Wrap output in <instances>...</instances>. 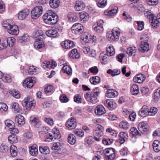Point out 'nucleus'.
<instances>
[{
  "label": "nucleus",
  "instance_id": "f257e3e1",
  "mask_svg": "<svg viewBox=\"0 0 160 160\" xmlns=\"http://www.w3.org/2000/svg\"><path fill=\"white\" fill-rule=\"evenodd\" d=\"M45 22L48 24H54L58 21V16L51 10H49L43 16Z\"/></svg>",
  "mask_w": 160,
  "mask_h": 160
},
{
  "label": "nucleus",
  "instance_id": "f03ea898",
  "mask_svg": "<svg viewBox=\"0 0 160 160\" xmlns=\"http://www.w3.org/2000/svg\"><path fill=\"white\" fill-rule=\"evenodd\" d=\"M100 93V90L98 88L93 89L92 92H89L86 93L85 98L88 102L92 104H95L98 101L97 97Z\"/></svg>",
  "mask_w": 160,
  "mask_h": 160
},
{
  "label": "nucleus",
  "instance_id": "7ed1b4c3",
  "mask_svg": "<svg viewBox=\"0 0 160 160\" xmlns=\"http://www.w3.org/2000/svg\"><path fill=\"white\" fill-rule=\"evenodd\" d=\"M120 29L117 28H113L112 30L108 31L106 34L107 39L110 42H114L118 40L120 36Z\"/></svg>",
  "mask_w": 160,
  "mask_h": 160
},
{
  "label": "nucleus",
  "instance_id": "20e7f679",
  "mask_svg": "<svg viewBox=\"0 0 160 160\" xmlns=\"http://www.w3.org/2000/svg\"><path fill=\"white\" fill-rule=\"evenodd\" d=\"M43 9L41 6H36L32 10L31 12V17L33 19L39 17L42 13Z\"/></svg>",
  "mask_w": 160,
  "mask_h": 160
},
{
  "label": "nucleus",
  "instance_id": "39448f33",
  "mask_svg": "<svg viewBox=\"0 0 160 160\" xmlns=\"http://www.w3.org/2000/svg\"><path fill=\"white\" fill-rule=\"evenodd\" d=\"M141 44L140 47L143 52L148 51L149 49V45L148 43V38L146 35L142 36L141 38Z\"/></svg>",
  "mask_w": 160,
  "mask_h": 160
},
{
  "label": "nucleus",
  "instance_id": "423d86ee",
  "mask_svg": "<svg viewBox=\"0 0 160 160\" xmlns=\"http://www.w3.org/2000/svg\"><path fill=\"white\" fill-rule=\"evenodd\" d=\"M105 154V160H114L116 157L115 150L112 148H106Z\"/></svg>",
  "mask_w": 160,
  "mask_h": 160
},
{
  "label": "nucleus",
  "instance_id": "0eeeda50",
  "mask_svg": "<svg viewBox=\"0 0 160 160\" xmlns=\"http://www.w3.org/2000/svg\"><path fill=\"white\" fill-rule=\"evenodd\" d=\"M81 28V31L82 29H84L83 26H82ZM91 35H90L88 32L86 30H83L82 32H81V42L83 44L86 43L88 42L90 39Z\"/></svg>",
  "mask_w": 160,
  "mask_h": 160
},
{
  "label": "nucleus",
  "instance_id": "6e6552de",
  "mask_svg": "<svg viewBox=\"0 0 160 160\" xmlns=\"http://www.w3.org/2000/svg\"><path fill=\"white\" fill-rule=\"evenodd\" d=\"M47 139H49L53 141V139L59 138L61 136L59 130L56 128H53L52 131L51 133L47 135Z\"/></svg>",
  "mask_w": 160,
  "mask_h": 160
},
{
  "label": "nucleus",
  "instance_id": "1a4fd4ad",
  "mask_svg": "<svg viewBox=\"0 0 160 160\" xmlns=\"http://www.w3.org/2000/svg\"><path fill=\"white\" fill-rule=\"evenodd\" d=\"M149 128V126L146 122H142L139 123L138 126V130L142 133L148 131Z\"/></svg>",
  "mask_w": 160,
  "mask_h": 160
},
{
  "label": "nucleus",
  "instance_id": "9d476101",
  "mask_svg": "<svg viewBox=\"0 0 160 160\" xmlns=\"http://www.w3.org/2000/svg\"><path fill=\"white\" fill-rule=\"evenodd\" d=\"M34 79V78L31 77L27 78L24 80L23 84L25 88H31L32 87L34 83L35 82Z\"/></svg>",
  "mask_w": 160,
  "mask_h": 160
},
{
  "label": "nucleus",
  "instance_id": "9b49d317",
  "mask_svg": "<svg viewBox=\"0 0 160 160\" xmlns=\"http://www.w3.org/2000/svg\"><path fill=\"white\" fill-rule=\"evenodd\" d=\"M76 120L72 118L67 121L66 123V126L69 129L72 130L76 127Z\"/></svg>",
  "mask_w": 160,
  "mask_h": 160
},
{
  "label": "nucleus",
  "instance_id": "f8f14e48",
  "mask_svg": "<svg viewBox=\"0 0 160 160\" xmlns=\"http://www.w3.org/2000/svg\"><path fill=\"white\" fill-rule=\"evenodd\" d=\"M104 105L109 109L115 108L116 106V103L113 99H108L104 102Z\"/></svg>",
  "mask_w": 160,
  "mask_h": 160
},
{
  "label": "nucleus",
  "instance_id": "ddd939ff",
  "mask_svg": "<svg viewBox=\"0 0 160 160\" xmlns=\"http://www.w3.org/2000/svg\"><path fill=\"white\" fill-rule=\"evenodd\" d=\"M103 21L100 20L97 22V24L93 26V29L94 31L98 33L102 32L103 30Z\"/></svg>",
  "mask_w": 160,
  "mask_h": 160
},
{
  "label": "nucleus",
  "instance_id": "4468645a",
  "mask_svg": "<svg viewBox=\"0 0 160 160\" xmlns=\"http://www.w3.org/2000/svg\"><path fill=\"white\" fill-rule=\"evenodd\" d=\"M57 65V63L55 61H45L42 63V66L44 69H54L56 66Z\"/></svg>",
  "mask_w": 160,
  "mask_h": 160
},
{
  "label": "nucleus",
  "instance_id": "2eb2a0df",
  "mask_svg": "<svg viewBox=\"0 0 160 160\" xmlns=\"http://www.w3.org/2000/svg\"><path fill=\"white\" fill-rule=\"evenodd\" d=\"M61 45L63 48L68 49L72 48L74 46V42L70 40H67L62 42Z\"/></svg>",
  "mask_w": 160,
  "mask_h": 160
},
{
  "label": "nucleus",
  "instance_id": "dca6fc26",
  "mask_svg": "<svg viewBox=\"0 0 160 160\" xmlns=\"http://www.w3.org/2000/svg\"><path fill=\"white\" fill-rule=\"evenodd\" d=\"M29 11L28 9H24L20 11L18 13V18L20 20L26 18L29 14Z\"/></svg>",
  "mask_w": 160,
  "mask_h": 160
},
{
  "label": "nucleus",
  "instance_id": "f3484780",
  "mask_svg": "<svg viewBox=\"0 0 160 160\" xmlns=\"http://www.w3.org/2000/svg\"><path fill=\"white\" fill-rule=\"evenodd\" d=\"M95 112L96 115L100 116L104 114L106 112V111L103 106L98 105L96 107Z\"/></svg>",
  "mask_w": 160,
  "mask_h": 160
},
{
  "label": "nucleus",
  "instance_id": "a211bd4d",
  "mask_svg": "<svg viewBox=\"0 0 160 160\" xmlns=\"http://www.w3.org/2000/svg\"><path fill=\"white\" fill-rule=\"evenodd\" d=\"M7 31L9 34L13 35H17L19 33L18 27L15 24L10 27Z\"/></svg>",
  "mask_w": 160,
  "mask_h": 160
},
{
  "label": "nucleus",
  "instance_id": "6ab92c4d",
  "mask_svg": "<svg viewBox=\"0 0 160 160\" xmlns=\"http://www.w3.org/2000/svg\"><path fill=\"white\" fill-rule=\"evenodd\" d=\"M145 76L142 74H139L135 76L133 78V81L135 82L141 83L145 80Z\"/></svg>",
  "mask_w": 160,
  "mask_h": 160
},
{
  "label": "nucleus",
  "instance_id": "aec40b11",
  "mask_svg": "<svg viewBox=\"0 0 160 160\" xmlns=\"http://www.w3.org/2000/svg\"><path fill=\"white\" fill-rule=\"evenodd\" d=\"M104 128L101 126H99L97 127L93 132L94 136L97 137H102L103 135Z\"/></svg>",
  "mask_w": 160,
  "mask_h": 160
},
{
  "label": "nucleus",
  "instance_id": "412c9836",
  "mask_svg": "<svg viewBox=\"0 0 160 160\" xmlns=\"http://www.w3.org/2000/svg\"><path fill=\"white\" fill-rule=\"evenodd\" d=\"M118 92L114 89H109L108 90L106 94V96L110 98H113L118 96Z\"/></svg>",
  "mask_w": 160,
  "mask_h": 160
},
{
  "label": "nucleus",
  "instance_id": "4be33fe9",
  "mask_svg": "<svg viewBox=\"0 0 160 160\" xmlns=\"http://www.w3.org/2000/svg\"><path fill=\"white\" fill-rule=\"evenodd\" d=\"M119 141L121 144H122L124 143L128 138V136L126 133L121 132L119 133Z\"/></svg>",
  "mask_w": 160,
  "mask_h": 160
},
{
  "label": "nucleus",
  "instance_id": "5701e85b",
  "mask_svg": "<svg viewBox=\"0 0 160 160\" xmlns=\"http://www.w3.org/2000/svg\"><path fill=\"white\" fill-rule=\"evenodd\" d=\"M58 34L57 30L55 29L48 30L46 32V35L50 37H55L58 35Z\"/></svg>",
  "mask_w": 160,
  "mask_h": 160
},
{
  "label": "nucleus",
  "instance_id": "b1692460",
  "mask_svg": "<svg viewBox=\"0 0 160 160\" xmlns=\"http://www.w3.org/2000/svg\"><path fill=\"white\" fill-rule=\"evenodd\" d=\"M15 122L19 125L24 124L25 123L24 117L20 114H18L15 116Z\"/></svg>",
  "mask_w": 160,
  "mask_h": 160
},
{
  "label": "nucleus",
  "instance_id": "393cba45",
  "mask_svg": "<svg viewBox=\"0 0 160 160\" xmlns=\"http://www.w3.org/2000/svg\"><path fill=\"white\" fill-rule=\"evenodd\" d=\"M109 56L104 52L101 53L99 56V59L102 63L105 64L108 62V58Z\"/></svg>",
  "mask_w": 160,
  "mask_h": 160
},
{
  "label": "nucleus",
  "instance_id": "a878e982",
  "mask_svg": "<svg viewBox=\"0 0 160 160\" xmlns=\"http://www.w3.org/2000/svg\"><path fill=\"white\" fill-rule=\"evenodd\" d=\"M34 46L37 49L42 48L45 47L44 42L40 40H37L35 42Z\"/></svg>",
  "mask_w": 160,
  "mask_h": 160
},
{
  "label": "nucleus",
  "instance_id": "bb28decb",
  "mask_svg": "<svg viewBox=\"0 0 160 160\" xmlns=\"http://www.w3.org/2000/svg\"><path fill=\"white\" fill-rule=\"evenodd\" d=\"M118 8L115 7L114 8L110 10H107L104 12L105 15L108 16H112L115 15L117 12Z\"/></svg>",
  "mask_w": 160,
  "mask_h": 160
},
{
  "label": "nucleus",
  "instance_id": "cd10ccee",
  "mask_svg": "<svg viewBox=\"0 0 160 160\" xmlns=\"http://www.w3.org/2000/svg\"><path fill=\"white\" fill-rule=\"evenodd\" d=\"M30 154L33 156H36L38 154V149L36 146H32L29 148Z\"/></svg>",
  "mask_w": 160,
  "mask_h": 160
},
{
  "label": "nucleus",
  "instance_id": "c85d7f7f",
  "mask_svg": "<svg viewBox=\"0 0 160 160\" xmlns=\"http://www.w3.org/2000/svg\"><path fill=\"white\" fill-rule=\"evenodd\" d=\"M139 114L142 117H145L148 115V110L145 106H143L139 111Z\"/></svg>",
  "mask_w": 160,
  "mask_h": 160
},
{
  "label": "nucleus",
  "instance_id": "c756f323",
  "mask_svg": "<svg viewBox=\"0 0 160 160\" xmlns=\"http://www.w3.org/2000/svg\"><path fill=\"white\" fill-rule=\"evenodd\" d=\"M89 16L88 14L84 12H81V22H85L88 20Z\"/></svg>",
  "mask_w": 160,
  "mask_h": 160
},
{
  "label": "nucleus",
  "instance_id": "7c9ffc66",
  "mask_svg": "<svg viewBox=\"0 0 160 160\" xmlns=\"http://www.w3.org/2000/svg\"><path fill=\"white\" fill-rule=\"evenodd\" d=\"M115 53V50L113 47L111 45L108 46L107 49V54L109 56H112Z\"/></svg>",
  "mask_w": 160,
  "mask_h": 160
},
{
  "label": "nucleus",
  "instance_id": "2f4dec72",
  "mask_svg": "<svg viewBox=\"0 0 160 160\" xmlns=\"http://www.w3.org/2000/svg\"><path fill=\"white\" fill-rule=\"evenodd\" d=\"M89 81L92 84L96 85L100 82L101 79L99 77L95 76L90 78Z\"/></svg>",
  "mask_w": 160,
  "mask_h": 160
},
{
  "label": "nucleus",
  "instance_id": "473e14b6",
  "mask_svg": "<svg viewBox=\"0 0 160 160\" xmlns=\"http://www.w3.org/2000/svg\"><path fill=\"white\" fill-rule=\"evenodd\" d=\"M80 24L79 23H76L74 24L72 27V31L73 33L75 34L79 33L80 31Z\"/></svg>",
  "mask_w": 160,
  "mask_h": 160
},
{
  "label": "nucleus",
  "instance_id": "72a5a7b5",
  "mask_svg": "<svg viewBox=\"0 0 160 160\" xmlns=\"http://www.w3.org/2000/svg\"><path fill=\"white\" fill-rule=\"evenodd\" d=\"M153 150L156 152L160 151V142L158 140H155L153 143Z\"/></svg>",
  "mask_w": 160,
  "mask_h": 160
},
{
  "label": "nucleus",
  "instance_id": "f704fd0d",
  "mask_svg": "<svg viewBox=\"0 0 160 160\" xmlns=\"http://www.w3.org/2000/svg\"><path fill=\"white\" fill-rule=\"evenodd\" d=\"M62 71L64 73H66L68 75H71L72 73V70L71 68L67 65L63 66Z\"/></svg>",
  "mask_w": 160,
  "mask_h": 160
},
{
  "label": "nucleus",
  "instance_id": "c9c22d12",
  "mask_svg": "<svg viewBox=\"0 0 160 160\" xmlns=\"http://www.w3.org/2000/svg\"><path fill=\"white\" fill-rule=\"evenodd\" d=\"M14 24L12 20H8L3 22V27L8 30L9 28Z\"/></svg>",
  "mask_w": 160,
  "mask_h": 160
},
{
  "label": "nucleus",
  "instance_id": "e433bc0d",
  "mask_svg": "<svg viewBox=\"0 0 160 160\" xmlns=\"http://www.w3.org/2000/svg\"><path fill=\"white\" fill-rule=\"evenodd\" d=\"M10 152L11 155L13 157H16L17 155V148L14 145H12L10 147Z\"/></svg>",
  "mask_w": 160,
  "mask_h": 160
},
{
  "label": "nucleus",
  "instance_id": "4c0bfd02",
  "mask_svg": "<svg viewBox=\"0 0 160 160\" xmlns=\"http://www.w3.org/2000/svg\"><path fill=\"white\" fill-rule=\"evenodd\" d=\"M107 72L113 77L119 74L121 71L119 69H114L113 70L109 69L107 71Z\"/></svg>",
  "mask_w": 160,
  "mask_h": 160
},
{
  "label": "nucleus",
  "instance_id": "58836bf2",
  "mask_svg": "<svg viewBox=\"0 0 160 160\" xmlns=\"http://www.w3.org/2000/svg\"><path fill=\"white\" fill-rule=\"evenodd\" d=\"M38 69L34 66H30L29 68L28 73L30 75L36 74L38 73Z\"/></svg>",
  "mask_w": 160,
  "mask_h": 160
},
{
  "label": "nucleus",
  "instance_id": "ea45409f",
  "mask_svg": "<svg viewBox=\"0 0 160 160\" xmlns=\"http://www.w3.org/2000/svg\"><path fill=\"white\" fill-rule=\"evenodd\" d=\"M131 91L132 94L133 95H137L139 92V88L136 84H133L131 88Z\"/></svg>",
  "mask_w": 160,
  "mask_h": 160
},
{
  "label": "nucleus",
  "instance_id": "a19ab883",
  "mask_svg": "<svg viewBox=\"0 0 160 160\" xmlns=\"http://www.w3.org/2000/svg\"><path fill=\"white\" fill-rule=\"evenodd\" d=\"M59 0H51L49 4L51 7L52 8H57L59 5Z\"/></svg>",
  "mask_w": 160,
  "mask_h": 160
},
{
  "label": "nucleus",
  "instance_id": "79ce46f5",
  "mask_svg": "<svg viewBox=\"0 0 160 160\" xmlns=\"http://www.w3.org/2000/svg\"><path fill=\"white\" fill-rule=\"evenodd\" d=\"M68 139V143L71 145L74 144L76 142V138L71 133L69 135Z\"/></svg>",
  "mask_w": 160,
  "mask_h": 160
},
{
  "label": "nucleus",
  "instance_id": "37998d69",
  "mask_svg": "<svg viewBox=\"0 0 160 160\" xmlns=\"http://www.w3.org/2000/svg\"><path fill=\"white\" fill-rule=\"evenodd\" d=\"M137 49L134 47H131L128 48L126 51L127 53L129 56L133 55L136 52Z\"/></svg>",
  "mask_w": 160,
  "mask_h": 160
},
{
  "label": "nucleus",
  "instance_id": "c03bdc74",
  "mask_svg": "<svg viewBox=\"0 0 160 160\" xmlns=\"http://www.w3.org/2000/svg\"><path fill=\"white\" fill-rule=\"evenodd\" d=\"M97 6L101 8H104L107 4V0H96Z\"/></svg>",
  "mask_w": 160,
  "mask_h": 160
},
{
  "label": "nucleus",
  "instance_id": "a18cd8bd",
  "mask_svg": "<svg viewBox=\"0 0 160 160\" xmlns=\"http://www.w3.org/2000/svg\"><path fill=\"white\" fill-rule=\"evenodd\" d=\"M160 98V88L156 89L154 92L153 98L156 102L158 101Z\"/></svg>",
  "mask_w": 160,
  "mask_h": 160
},
{
  "label": "nucleus",
  "instance_id": "49530a36",
  "mask_svg": "<svg viewBox=\"0 0 160 160\" xmlns=\"http://www.w3.org/2000/svg\"><path fill=\"white\" fill-rule=\"evenodd\" d=\"M39 150L40 152L44 154H47L49 152V149L47 146L39 147Z\"/></svg>",
  "mask_w": 160,
  "mask_h": 160
},
{
  "label": "nucleus",
  "instance_id": "de8ad7c7",
  "mask_svg": "<svg viewBox=\"0 0 160 160\" xmlns=\"http://www.w3.org/2000/svg\"><path fill=\"white\" fill-rule=\"evenodd\" d=\"M9 92L11 94L16 98H18L20 97V94L19 92L16 90H10L9 91Z\"/></svg>",
  "mask_w": 160,
  "mask_h": 160
},
{
  "label": "nucleus",
  "instance_id": "09e8293b",
  "mask_svg": "<svg viewBox=\"0 0 160 160\" xmlns=\"http://www.w3.org/2000/svg\"><path fill=\"white\" fill-rule=\"evenodd\" d=\"M8 139L9 142L11 143L17 142H18L17 136L14 135H10L8 136Z\"/></svg>",
  "mask_w": 160,
  "mask_h": 160
},
{
  "label": "nucleus",
  "instance_id": "8fccbe9b",
  "mask_svg": "<svg viewBox=\"0 0 160 160\" xmlns=\"http://www.w3.org/2000/svg\"><path fill=\"white\" fill-rule=\"evenodd\" d=\"M119 127L122 129L126 130L128 128L129 124L127 121H122L120 123Z\"/></svg>",
  "mask_w": 160,
  "mask_h": 160
},
{
  "label": "nucleus",
  "instance_id": "3c124183",
  "mask_svg": "<svg viewBox=\"0 0 160 160\" xmlns=\"http://www.w3.org/2000/svg\"><path fill=\"white\" fill-rule=\"evenodd\" d=\"M24 103L26 107H30V103L31 102H36L33 98L29 96L24 99Z\"/></svg>",
  "mask_w": 160,
  "mask_h": 160
},
{
  "label": "nucleus",
  "instance_id": "603ef678",
  "mask_svg": "<svg viewBox=\"0 0 160 160\" xmlns=\"http://www.w3.org/2000/svg\"><path fill=\"white\" fill-rule=\"evenodd\" d=\"M2 80L5 82L9 83L12 81V79L11 76L8 74H4L1 78Z\"/></svg>",
  "mask_w": 160,
  "mask_h": 160
},
{
  "label": "nucleus",
  "instance_id": "864d4df0",
  "mask_svg": "<svg viewBox=\"0 0 160 160\" xmlns=\"http://www.w3.org/2000/svg\"><path fill=\"white\" fill-rule=\"evenodd\" d=\"M11 107L13 111L18 112L19 111L20 109L18 104L15 102H13L11 105Z\"/></svg>",
  "mask_w": 160,
  "mask_h": 160
},
{
  "label": "nucleus",
  "instance_id": "5fc2aeb1",
  "mask_svg": "<svg viewBox=\"0 0 160 160\" xmlns=\"http://www.w3.org/2000/svg\"><path fill=\"white\" fill-rule=\"evenodd\" d=\"M6 125L9 128V130L11 129V128L15 127V124L14 122L10 120H7L5 121Z\"/></svg>",
  "mask_w": 160,
  "mask_h": 160
},
{
  "label": "nucleus",
  "instance_id": "6e6d98bb",
  "mask_svg": "<svg viewBox=\"0 0 160 160\" xmlns=\"http://www.w3.org/2000/svg\"><path fill=\"white\" fill-rule=\"evenodd\" d=\"M68 20L70 22H75L78 19V18L76 16H73V14L71 13L68 14Z\"/></svg>",
  "mask_w": 160,
  "mask_h": 160
},
{
  "label": "nucleus",
  "instance_id": "4d7b16f0",
  "mask_svg": "<svg viewBox=\"0 0 160 160\" xmlns=\"http://www.w3.org/2000/svg\"><path fill=\"white\" fill-rule=\"evenodd\" d=\"M158 110L156 108L152 107L149 111L148 110V115L149 116H153L157 112Z\"/></svg>",
  "mask_w": 160,
  "mask_h": 160
},
{
  "label": "nucleus",
  "instance_id": "13d9d810",
  "mask_svg": "<svg viewBox=\"0 0 160 160\" xmlns=\"http://www.w3.org/2000/svg\"><path fill=\"white\" fill-rule=\"evenodd\" d=\"M49 130V128L48 127H43L39 129V132L42 134H45L48 132V130Z\"/></svg>",
  "mask_w": 160,
  "mask_h": 160
},
{
  "label": "nucleus",
  "instance_id": "bf43d9fd",
  "mask_svg": "<svg viewBox=\"0 0 160 160\" xmlns=\"http://www.w3.org/2000/svg\"><path fill=\"white\" fill-rule=\"evenodd\" d=\"M104 153L103 150H100L97 151V156H94L92 160H99L101 158V155H102Z\"/></svg>",
  "mask_w": 160,
  "mask_h": 160
},
{
  "label": "nucleus",
  "instance_id": "052dcab7",
  "mask_svg": "<svg viewBox=\"0 0 160 160\" xmlns=\"http://www.w3.org/2000/svg\"><path fill=\"white\" fill-rule=\"evenodd\" d=\"M61 146V144L59 142H55L53 144L52 148V149L54 150H58Z\"/></svg>",
  "mask_w": 160,
  "mask_h": 160
},
{
  "label": "nucleus",
  "instance_id": "680f3d73",
  "mask_svg": "<svg viewBox=\"0 0 160 160\" xmlns=\"http://www.w3.org/2000/svg\"><path fill=\"white\" fill-rule=\"evenodd\" d=\"M138 24L137 29L139 30H142L144 27V22L143 21H137Z\"/></svg>",
  "mask_w": 160,
  "mask_h": 160
},
{
  "label": "nucleus",
  "instance_id": "e2e57ef3",
  "mask_svg": "<svg viewBox=\"0 0 160 160\" xmlns=\"http://www.w3.org/2000/svg\"><path fill=\"white\" fill-rule=\"evenodd\" d=\"M147 4L150 5H156L158 2V0H146Z\"/></svg>",
  "mask_w": 160,
  "mask_h": 160
},
{
  "label": "nucleus",
  "instance_id": "0e129e2a",
  "mask_svg": "<svg viewBox=\"0 0 160 160\" xmlns=\"http://www.w3.org/2000/svg\"><path fill=\"white\" fill-rule=\"evenodd\" d=\"M29 37L27 34H25L20 37V40L21 42H25L29 40Z\"/></svg>",
  "mask_w": 160,
  "mask_h": 160
},
{
  "label": "nucleus",
  "instance_id": "69168bd1",
  "mask_svg": "<svg viewBox=\"0 0 160 160\" xmlns=\"http://www.w3.org/2000/svg\"><path fill=\"white\" fill-rule=\"evenodd\" d=\"M136 7L137 9L139 11V13H140L145 11V8L143 5L141 4H139L137 5Z\"/></svg>",
  "mask_w": 160,
  "mask_h": 160
},
{
  "label": "nucleus",
  "instance_id": "338daca9",
  "mask_svg": "<svg viewBox=\"0 0 160 160\" xmlns=\"http://www.w3.org/2000/svg\"><path fill=\"white\" fill-rule=\"evenodd\" d=\"M6 41L7 42L8 44L9 45V46L10 45L12 46L14 43L15 39L14 38L9 37L7 38Z\"/></svg>",
  "mask_w": 160,
  "mask_h": 160
},
{
  "label": "nucleus",
  "instance_id": "774afa93",
  "mask_svg": "<svg viewBox=\"0 0 160 160\" xmlns=\"http://www.w3.org/2000/svg\"><path fill=\"white\" fill-rule=\"evenodd\" d=\"M8 109V107L7 105L4 103H0V110H3L4 111H6Z\"/></svg>",
  "mask_w": 160,
  "mask_h": 160
}]
</instances>
